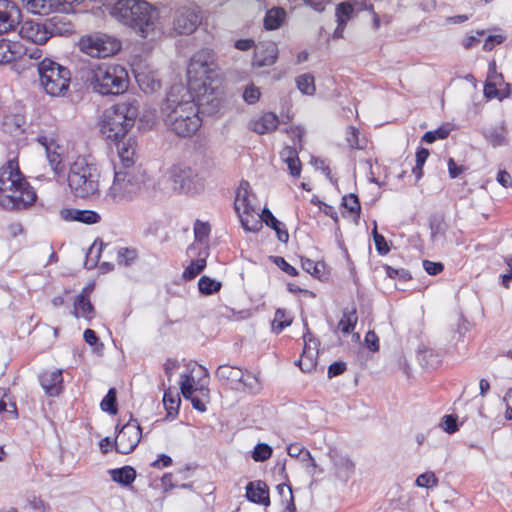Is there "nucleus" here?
<instances>
[{
  "label": "nucleus",
  "mask_w": 512,
  "mask_h": 512,
  "mask_svg": "<svg viewBox=\"0 0 512 512\" xmlns=\"http://www.w3.org/2000/svg\"><path fill=\"white\" fill-rule=\"evenodd\" d=\"M187 77L186 89L199 113H217L222 106L223 92L215 53L210 49L196 52L189 62Z\"/></svg>",
  "instance_id": "obj_1"
},
{
  "label": "nucleus",
  "mask_w": 512,
  "mask_h": 512,
  "mask_svg": "<svg viewBox=\"0 0 512 512\" xmlns=\"http://www.w3.org/2000/svg\"><path fill=\"white\" fill-rule=\"evenodd\" d=\"M161 112L166 126L180 137L193 135L201 126L199 111L183 84L170 88Z\"/></svg>",
  "instance_id": "obj_2"
},
{
  "label": "nucleus",
  "mask_w": 512,
  "mask_h": 512,
  "mask_svg": "<svg viewBox=\"0 0 512 512\" xmlns=\"http://www.w3.org/2000/svg\"><path fill=\"white\" fill-rule=\"evenodd\" d=\"M107 9L112 18L140 38L153 37L159 30V10L146 0H118Z\"/></svg>",
  "instance_id": "obj_3"
},
{
  "label": "nucleus",
  "mask_w": 512,
  "mask_h": 512,
  "mask_svg": "<svg viewBox=\"0 0 512 512\" xmlns=\"http://www.w3.org/2000/svg\"><path fill=\"white\" fill-rule=\"evenodd\" d=\"M36 192L19 170L18 162L10 160L0 168V205L21 210L36 201Z\"/></svg>",
  "instance_id": "obj_4"
},
{
  "label": "nucleus",
  "mask_w": 512,
  "mask_h": 512,
  "mask_svg": "<svg viewBox=\"0 0 512 512\" xmlns=\"http://www.w3.org/2000/svg\"><path fill=\"white\" fill-rule=\"evenodd\" d=\"M139 106L136 99H131L105 110L101 121V133L113 141L125 138L139 114Z\"/></svg>",
  "instance_id": "obj_5"
},
{
  "label": "nucleus",
  "mask_w": 512,
  "mask_h": 512,
  "mask_svg": "<svg viewBox=\"0 0 512 512\" xmlns=\"http://www.w3.org/2000/svg\"><path fill=\"white\" fill-rule=\"evenodd\" d=\"M86 79L94 92L104 96L122 94L129 84L127 70L113 63L92 66L87 72Z\"/></svg>",
  "instance_id": "obj_6"
},
{
  "label": "nucleus",
  "mask_w": 512,
  "mask_h": 512,
  "mask_svg": "<svg viewBox=\"0 0 512 512\" xmlns=\"http://www.w3.org/2000/svg\"><path fill=\"white\" fill-rule=\"evenodd\" d=\"M67 180L76 197L87 198L99 192L100 171L93 161L78 157L70 165Z\"/></svg>",
  "instance_id": "obj_7"
},
{
  "label": "nucleus",
  "mask_w": 512,
  "mask_h": 512,
  "mask_svg": "<svg viewBox=\"0 0 512 512\" xmlns=\"http://www.w3.org/2000/svg\"><path fill=\"white\" fill-rule=\"evenodd\" d=\"M141 188L142 183L136 174L115 164L114 177L111 185L105 190L104 200L108 204L125 205L140 194Z\"/></svg>",
  "instance_id": "obj_8"
},
{
  "label": "nucleus",
  "mask_w": 512,
  "mask_h": 512,
  "mask_svg": "<svg viewBox=\"0 0 512 512\" xmlns=\"http://www.w3.org/2000/svg\"><path fill=\"white\" fill-rule=\"evenodd\" d=\"M39 81L45 92L51 96H64L69 89L70 70L51 60L44 59L38 64Z\"/></svg>",
  "instance_id": "obj_9"
},
{
  "label": "nucleus",
  "mask_w": 512,
  "mask_h": 512,
  "mask_svg": "<svg viewBox=\"0 0 512 512\" xmlns=\"http://www.w3.org/2000/svg\"><path fill=\"white\" fill-rule=\"evenodd\" d=\"M167 179L173 191L195 195L205 188L204 179L196 170L185 164H175L167 171Z\"/></svg>",
  "instance_id": "obj_10"
},
{
  "label": "nucleus",
  "mask_w": 512,
  "mask_h": 512,
  "mask_svg": "<svg viewBox=\"0 0 512 512\" xmlns=\"http://www.w3.org/2000/svg\"><path fill=\"white\" fill-rule=\"evenodd\" d=\"M249 183L243 181L237 190L235 197V210L239 216L242 227L246 231L256 232L262 227L260 214L255 205V196L249 190Z\"/></svg>",
  "instance_id": "obj_11"
},
{
  "label": "nucleus",
  "mask_w": 512,
  "mask_h": 512,
  "mask_svg": "<svg viewBox=\"0 0 512 512\" xmlns=\"http://www.w3.org/2000/svg\"><path fill=\"white\" fill-rule=\"evenodd\" d=\"M121 48L119 40L107 34L96 33L80 40V49L91 57L105 58Z\"/></svg>",
  "instance_id": "obj_12"
},
{
  "label": "nucleus",
  "mask_w": 512,
  "mask_h": 512,
  "mask_svg": "<svg viewBox=\"0 0 512 512\" xmlns=\"http://www.w3.org/2000/svg\"><path fill=\"white\" fill-rule=\"evenodd\" d=\"M200 10L195 5L182 6L175 10L173 29L177 34L193 33L200 24Z\"/></svg>",
  "instance_id": "obj_13"
},
{
  "label": "nucleus",
  "mask_w": 512,
  "mask_h": 512,
  "mask_svg": "<svg viewBox=\"0 0 512 512\" xmlns=\"http://www.w3.org/2000/svg\"><path fill=\"white\" fill-rule=\"evenodd\" d=\"M141 427L136 420L127 422L118 432L115 439V448L121 454H129L138 445L141 439Z\"/></svg>",
  "instance_id": "obj_14"
},
{
  "label": "nucleus",
  "mask_w": 512,
  "mask_h": 512,
  "mask_svg": "<svg viewBox=\"0 0 512 512\" xmlns=\"http://www.w3.org/2000/svg\"><path fill=\"white\" fill-rule=\"evenodd\" d=\"M37 142L44 147L47 160L55 175L62 174L64 172L63 148L56 143L52 136L48 135H39Z\"/></svg>",
  "instance_id": "obj_15"
},
{
  "label": "nucleus",
  "mask_w": 512,
  "mask_h": 512,
  "mask_svg": "<svg viewBox=\"0 0 512 512\" xmlns=\"http://www.w3.org/2000/svg\"><path fill=\"white\" fill-rule=\"evenodd\" d=\"M19 35L22 39L41 45L51 37L47 24L34 20H26L20 25Z\"/></svg>",
  "instance_id": "obj_16"
},
{
  "label": "nucleus",
  "mask_w": 512,
  "mask_h": 512,
  "mask_svg": "<svg viewBox=\"0 0 512 512\" xmlns=\"http://www.w3.org/2000/svg\"><path fill=\"white\" fill-rule=\"evenodd\" d=\"M21 12L10 0H0V35L14 30L20 24Z\"/></svg>",
  "instance_id": "obj_17"
},
{
  "label": "nucleus",
  "mask_w": 512,
  "mask_h": 512,
  "mask_svg": "<svg viewBox=\"0 0 512 512\" xmlns=\"http://www.w3.org/2000/svg\"><path fill=\"white\" fill-rule=\"evenodd\" d=\"M328 455L333 463L336 479L342 483L348 482L354 475L355 463L347 455L341 454L336 450H330Z\"/></svg>",
  "instance_id": "obj_18"
},
{
  "label": "nucleus",
  "mask_w": 512,
  "mask_h": 512,
  "mask_svg": "<svg viewBox=\"0 0 512 512\" xmlns=\"http://www.w3.org/2000/svg\"><path fill=\"white\" fill-rule=\"evenodd\" d=\"M39 382L48 396H58L63 389L62 370L54 369L42 372Z\"/></svg>",
  "instance_id": "obj_19"
},
{
  "label": "nucleus",
  "mask_w": 512,
  "mask_h": 512,
  "mask_svg": "<svg viewBox=\"0 0 512 512\" xmlns=\"http://www.w3.org/2000/svg\"><path fill=\"white\" fill-rule=\"evenodd\" d=\"M278 125L279 118L276 114L272 112H264L251 119L248 127L253 132L263 135L275 131Z\"/></svg>",
  "instance_id": "obj_20"
},
{
  "label": "nucleus",
  "mask_w": 512,
  "mask_h": 512,
  "mask_svg": "<svg viewBox=\"0 0 512 512\" xmlns=\"http://www.w3.org/2000/svg\"><path fill=\"white\" fill-rule=\"evenodd\" d=\"M278 56V47L274 42L260 43L255 48L253 65L257 67L271 66Z\"/></svg>",
  "instance_id": "obj_21"
},
{
  "label": "nucleus",
  "mask_w": 512,
  "mask_h": 512,
  "mask_svg": "<svg viewBox=\"0 0 512 512\" xmlns=\"http://www.w3.org/2000/svg\"><path fill=\"white\" fill-rule=\"evenodd\" d=\"M92 287H85L74 300L73 315L90 322L94 318V307L89 300Z\"/></svg>",
  "instance_id": "obj_22"
},
{
  "label": "nucleus",
  "mask_w": 512,
  "mask_h": 512,
  "mask_svg": "<svg viewBox=\"0 0 512 512\" xmlns=\"http://www.w3.org/2000/svg\"><path fill=\"white\" fill-rule=\"evenodd\" d=\"M217 378L231 389L241 390L243 371L238 367L221 365L216 371Z\"/></svg>",
  "instance_id": "obj_23"
},
{
  "label": "nucleus",
  "mask_w": 512,
  "mask_h": 512,
  "mask_svg": "<svg viewBox=\"0 0 512 512\" xmlns=\"http://www.w3.org/2000/svg\"><path fill=\"white\" fill-rule=\"evenodd\" d=\"M304 349L299 360V366L303 371H310L315 366L314 357L317 355V343L308 331L303 336Z\"/></svg>",
  "instance_id": "obj_24"
},
{
  "label": "nucleus",
  "mask_w": 512,
  "mask_h": 512,
  "mask_svg": "<svg viewBox=\"0 0 512 512\" xmlns=\"http://www.w3.org/2000/svg\"><path fill=\"white\" fill-rule=\"evenodd\" d=\"M246 497L249 501L264 505L270 504L268 486L263 481H252L246 486Z\"/></svg>",
  "instance_id": "obj_25"
},
{
  "label": "nucleus",
  "mask_w": 512,
  "mask_h": 512,
  "mask_svg": "<svg viewBox=\"0 0 512 512\" xmlns=\"http://www.w3.org/2000/svg\"><path fill=\"white\" fill-rule=\"evenodd\" d=\"M117 142V152L122 169H130L134 164L136 142L133 138L120 139Z\"/></svg>",
  "instance_id": "obj_26"
},
{
  "label": "nucleus",
  "mask_w": 512,
  "mask_h": 512,
  "mask_svg": "<svg viewBox=\"0 0 512 512\" xmlns=\"http://www.w3.org/2000/svg\"><path fill=\"white\" fill-rule=\"evenodd\" d=\"M180 390L183 397H190L191 393L198 392L206 400L209 398V389L204 384L196 385L191 374L181 375Z\"/></svg>",
  "instance_id": "obj_27"
},
{
  "label": "nucleus",
  "mask_w": 512,
  "mask_h": 512,
  "mask_svg": "<svg viewBox=\"0 0 512 512\" xmlns=\"http://www.w3.org/2000/svg\"><path fill=\"white\" fill-rule=\"evenodd\" d=\"M506 135L507 129L503 124L491 127L483 132L484 138L494 148L508 145Z\"/></svg>",
  "instance_id": "obj_28"
},
{
  "label": "nucleus",
  "mask_w": 512,
  "mask_h": 512,
  "mask_svg": "<svg viewBox=\"0 0 512 512\" xmlns=\"http://www.w3.org/2000/svg\"><path fill=\"white\" fill-rule=\"evenodd\" d=\"M135 78L144 93H153L161 88V82L153 72H138Z\"/></svg>",
  "instance_id": "obj_29"
},
{
  "label": "nucleus",
  "mask_w": 512,
  "mask_h": 512,
  "mask_svg": "<svg viewBox=\"0 0 512 512\" xmlns=\"http://www.w3.org/2000/svg\"><path fill=\"white\" fill-rule=\"evenodd\" d=\"M260 220L261 222L264 221L268 226L275 230L279 241L284 243L288 241V232L283 228V224L273 216L270 210L264 209L262 211V215H260Z\"/></svg>",
  "instance_id": "obj_30"
},
{
  "label": "nucleus",
  "mask_w": 512,
  "mask_h": 512,
  "mask_svg": "<svg viewBox=\"0 0 512 512\" xmlns=\"http://www.w3.org/2000/svg\"><path fill=\"white\" fill-rule=\"evenodd\" d=\"M23 6L33 14L47 15L54 6V0H21Z\"/></svg>",
  "instance_id": "obj_31"
},
{
  "label": "nucleus",
  "mask_w": 512,
  "mask_h": 512,
  "mask_svg": "<svg viewBox=\"0 0 512 512\" xmlns=\"http://www.w3.org/2000/svg\"><path fill=\"white\" fill-rule=\"evenodd\" d=\"M113 481L124 486L130 485L136 478V471L131 466H124L109 471Z\"/></svg>",
  "instance_id": "obj_32"
},
{
  "label": "nucleus",
  "mask_w": 512,
  "mask_h": 512,
  "mask_svg": "<svg viewBox=\"0 0 512 512\" xmlns=\"http://www.w3.org/2000/svg\"><path fill=\"white\" fill-rule=\"evenodd\" d=\"M286 12L283 8L275 7L267 11L264 18V27L267 30L279 28L285 19Z\"/></svg>",
  "instance_id": "obj_33"
},
{
  "label": "nucleus",
  "mask_w": 512,
  "mask_h": 512,
  "mask_svg": "<svg viewBox=\"0 0 512 512\" xmlns=\"http://www.w3.org/2000/svg\"><path fill=\"white\" fill-rule=\"evenodd\" d=\"M18 44L6 39H0V64L10 63L19 54Z\"/></svg>",
  "instance_id": "obj_34"
},
{
  "label": "nucleus",
  "mask_w": 512,
  "mask_h": 512,
  "mask_svg": "<svg viewBox=\"0 0 512 512\" xmlns=\"http://www.w3.org/2000/svg\"><path fill=\"white\" fill-rule=\"evenodd\" d=\"M70 219L85 224H96L101 220V216L92 210H69L67 211Z\"/></svg>",
  "instance_id": "obj_35"
},
{
  "label": "nucleus",
  "mask_w": 512,
  "mask_h": 512,
  "mask_svg": "<svg viewBox=\"0 0 512 512\" xmlns=\"http://www.w3.org/2000/svg\"><path fill=\"white\" fill-rule=\"evenodd\" d=\"M357 320L358 317L355 308L351 310L345 309L343 311L342 318L338 323V329L341 330V332H343L344 334H349L354 330L357 324Z\"/></svg>",
  "instance_id": "obj_36"
},
{
  "label": "nucleus",
  "mask_w": 512,
  "mask_h": 512,
  "mask_svg": "<svg viewBox=\"0 0 512 512\" xmlns=\"http://www.w3.org/2000/svg\"><path fill=\"white\" fill-rule=\"evenodd\" d=\"M181 399L179 394L171 389H167L164 392L163 404L167 410L168 415L177 414Z\"/></svg>",
  "instance_id": "obj_37"
},
{
  "label": "nucleus",
  "mask_w": 512,
  "mask_h": 512,
  "mask_svg": "<svg viewBox=\"0 0 512 512\" xmlns=\"http://www.w3.org/2000/svg\"><path fill=\"white\" fill-rule=\"evenodd\" d=\"M292 317L284 309H277L272 321V330L275 333H280L284 328L290 326Z\"/></svg>",
  "instance_id": "obj_38"
},
{
  "label": "nucleus",
  "mask_w": 512,
  "mask_h": 512,
  "mask_svg": "<svg viewBox=\"0 0 512 512\" xmlns=\"http://www.w3.org/2000/svg\"><path fill=\"white\" fill-rule=\"evenodd\" d=\"M296 84L301 93L309 96L315 94L316 87L314 83V77L311 74L305 73L298 76L296 78Z\"/></svg>",
  "instance_id": "obj_39"
},
{
  "label": "nucleus",
  "mask_w": 512,
  "mask_h": 512,
  "mask_svg": "<svg viewBox=\"0 0 512 512\" xmlns=\"http://www.w3.org/2000/svg\"><path fill=\"white\" fill-rule=\"evenodd\" d=\"M24 124V119L19 115H11L5 117L3 120L2 126L3 130L11 135H16L18 132L22 131V126Z\"/></svg>",
  "instance_id": "obj_40"
},
{
  "label": "nucleus",
  "mask_w": 512,
  "mask_h": 512,
  "mask_svg": "<svg viewBox=\"0 0 512 512\" xmlns=\"http://www.w3.org/2000/svg\"><path fill=\"white\" fill-rule=\"evenodd\" d=\"M221 286V282L207 276H202L198 281L199 291L204 295H211L218 292Z\"/></svg>",
  "instance_id": "obj_41"
},
{
  "label": "nucleus",
  "mask_w": 512,
  "mask_h": 512,
  "mask_svg": "<svg viewBox=\"0 0 512 512\" xmlns=\"http://www.w3.org/2000/svg\"><path fill=\"white\" fill-rule=\"evenodd\" d=\"M260 389L261 385L259 379L251 373L243 372L240 391H247L249 393L256 394L260 391Z\"/></svg>",
  "instance_id": "obj_42"
},
{
  "label": "nucleus",
  "mask_w": 512,
  "mask_h": 512,
  "mask_svg": "<svg viewBox=\"0 0 512 512\" xmlns=\"http://www.w3.org/2000/svg\"><path fill=\"white\" fill-rule=\"evenodd\" d=\"M277 491L282 498V502L285 504L286 512H294L296 507L293 501V493L290 486L286 484H279Z\"/></svg>",
  "instance_id": "obj_43"
},
{
  "label": "nucleus",
  "mask_w": 512,
  "mask_h": 512,
  "mask_svg": "<svg viewBox=\"0 0 512 512\" xmlns=\"http://www.w3.org/2000/svg\"><path fill=\"white\" fill-rule=\"evenodd\" d=\"M206 267L205 258H199L190 263L189 266L183 272V278L185 280H191L195 278L198 274H200L204 268Z\"/></svg>",
  "instance_id": "obj_44"
},
{
  "label": "nucleus",
  "mask_w": 512,
  "mask_h": 512,
  "mask_svg": "<svg viewBox=\"0 0 512 512\" xmlns=\"http://www.w3.org/2000/svg\"><path fill=\"white\" fill-rule=\"evenodd\" d=\"M354 12V6L347 3H340L336 8V20L337 22L347 24V22L351 19Z\"/></svg>",
  "instance_id": "obj_45"
},
{
  "label": "nucleus",
  "mask_w": 512,
  "mask_h": 512,
  "mask_svg": "<svg viewBox=\"0 0 512 512\" xmlns=\"http://www.w3.org/2000/svg\"><path fill=\"white\" fill-rule=\"evenodd\" d=\"M272 448L266 443H259L254 447L252 459L255 462H264L272 455Z\"/></svg>",
  "instance_id": "obj_46"
},
{
  "label": "nucleus",
  "mask_w": 512,
  "mask_h": 512,
  "mask_svg": "<svg viewBox=\"0 0 512 512\" xmlns=\"http://www.w3.org/2000/svg\"><path fill=\"white\" fill-rule=\"evenodd\" d=\"M415 484L420 488H433L438 485V478L434 472L427 471L416 478Z\"/></svg>",
  "instance_id": "obj_47"
},
{
  "label": "nucleus",
  "mask_w": 512,
  "mask_h": 512,
  "mask_svg": "<svg viewBox=\"0 0 512 512\" xmlns=\"http://www.w3.org/2000/svg\"><path fill=\"white\" fill-rule=\"evenodd\" d=\"M100 406L103 411L109 412L111 414H115L117 412L116 391L114 388L109 389L108 393L101 401Z\"/></svg>",
  "instance_id": "obj_48"
},
{
  "label": "nucleus",
  "mask_w": 512,
  "mask_h": 512,
  "mask_svg": "<svg viewBox=\"0 0 512 512\" xmlns=\"http://www.w3.org/2000/svg\"><path fill=\"white\" fill-rule=\"evenodd\" d=\"M342 204L350 213L359 216L361 206L356 194L351 193L349 195L344 196L342 199Z\"/></svg>",
  "instance_id": "obj_49"
},
{
  "label": "nucleus",
  "mask_w": 512,
  "mask_h": 512,
  "mask_svg": "<svg viewBox=\"0 0 512 512\" xmlns=\"http://www.w3.org/2000/svg\"><path fill=\"white\" fill-rule=\"evenodd\" d=\"M449 135V129L445 127H440L437 130L434 131H428L426 132L423 137L422 141L426 143H433L434 141L438 139H445Z\"/></svg>",
  "instance_id": "obj_50"
},
{
  "label": "nucleus",
  "mask_w": 512,
  "mask_h": 512,
  "mask_svg": "<svg viewBox=\"0 0 512 512\" xmlns=\"http://www.w3.org/2000/svg\"><path fill=\"white\" fill-rule=\"evenodd\" d=\"M261 92L258 87L251 84L247 86L243 93V99L248 104H255L260 98Z\"/></svg>",
  "instance_id": "obj_51"
},
{
  "label": "nucleus",
  "mask_w": 512,
  "mask_h": 512,
  "mask_svg": "<svg viewBox=\"0 0 512 512\" xmlns=\"http://www.w3.org/2000/svg\"><path fill=\"white\" fill-rule=\"evenodd\" d=\"M440 426L448 434L455 433L458 430L457 417L454 415L444 416Z\"/></svg>",
  "instance_id": "obj_52"
},
{
  "label": "nucleus",
  "mask_w": 512,
  "mask_h": 512,
  "mask_svg": "<svg viewBox=\"0 0 512 512\" xmlns=\"http://www.w3.org/2000/svg\"><path fill=\"white\" fill-rule=\"evenodd\" d=\"M484 95L488 99H493V98L502 99L506 96L504 93H502L498 89V86H496L495 82H488V81H486V84L484 86Z\"/></svg>",
  "instance_id": "obj_53"
},
{
  "label": "nucleus",
  "mask_w": 512,
  "mask_h": 512,
  "mask_svg": "<svg viewBox=\"0 0 512 512\" xmlns=\"http://www.w3.org/2000/svg\"><path fill=\"white\" fill-rule=\"evenodd\" d=\"M346 141L351 148H362V146L359 143V130L355 127H349L347 129Z\"/></svg>",
  "instance_id": "obj_54"
},
{
  "label": "nucleus",
  "mask_w": 512,
  "mask_h": 512,
  "mask_svg": "<svg viewBox=\"0 0 512 512\" xmlns=\"http://www.w3.org/2000/svg\"><path fill=\"white\" fill-rule=\"evenodd\" d=\"M322 267H323V265L321 263H315L314 261H312L310 259L302 260V268L306 272H308L316 277H320Z\"/></svg>",
  "instance_id": "obj_55"
},
{
  "label": "nucleus",
  "mask_w": 512,
  "mask_h": 512,
  "mask_svg": "<svg viewBox=\"0 0 512 512\" xmlns=\"http://www.w3.org/2000/svg\"><path fill=\"white\" fill-rule=\"evenodd\" d=\"M83 3V0H63L60 2L61 11L64 13H76L80 9L78 7Z\"/></svg>",
  "instance_id": "obj_56"
},
{
  "label": "nucleus",
  "mask_w": 512,
  "mask_h": 512,
  "mask_svg": "<svg viewBox=\"0 0 512 512\" xmlns=\"http://www.w3.org/2000/svg\"><path fill=\"white\" fill-rule=\"evenodd\" d=\"M423 268L429 275H437L443 271V264L440 262H433L429 260L423 261Z\"/></svg>",
  "instance_id": "obj_57"
},
{
  "label": "nucleus",
  "mask_w": 512,
  "mask_h": 512,
  "mask_svg": "<svg viewBox=\"0 0 512 512\" xmlns=\"http://www.w3.org/2000/svg\"><path fill=\"white\" fill-rule=\"evenodd\" d=\"M285 163L287 164L288 169L290 171V174L293 177H299L300 176V173H301V163H300L298 155L295 156L294 158H291V159L285 161Z\"/></svg>",
  "instance_id": "obj_58"
},
{
  "label": "nucleus",
  "mask_w": 512,
  "mask_h": 512,
  "mask_svg": "<svg viewBox=\"0 0 512 512\" xmlns=\"http://www.w3.org/2000/svg\"><path fill=\"white\" fill-rule=\"evenodd\" d=\"M378 337L374 331H368L365 335V343L369 350L377 352L379 350Z\"/></svg>",
  "instance_id": "obj_59"
},
{
  "label": "nucleus",
  "mask_w": 512,
  "mask_h": 512,
  "mask_svg": "<svg viewBox=\"0 0 512 512\" xmlns=\"http://www.w3.org/2000/svg\"><path fill=\"white\" fill-rule=\"evenodd\" d=\"M504 41L502 35H490L486 38L483 49L485 51H491L496 45L501 44Z\"/></svg>",
  "instance_id": "obj_60"
},
{
  "label": "nucleus",
  "mask_w": 512,
  "mask_h": 512,
  "mask_svg": "<svg viewBox=\"0 0 512 512\" xmlns=\"http://www.w3.org/2000/svg\"><path fill=\"white\" fill-rule=\"evenodd\" d=\"M210 228L207 224L197 222L194 227V233L196 239L203 241L205 238H207L209 234Z\"/></svg>",
  "instance_id": "obj_61"
},
{
  "label": "nucleus",
  "mask_w": 512,
  "mask_h": 512,
  "mask_svg": "<svg viewBox=\"0 0 512 512\" xmlns=\"http://www.w3.org/2000/svg\"><path fill=\"white\" fill-rule=\"evenodd\" d=\"M374 243L376 250L380 255H386L390 251V248L383 235H376Z\"/></svg>",
  "instance_id": "obj_62"
},
{
  "label": "nucleus",
  "mask_w": 512,
  "mask_h": 512,
  "mask_svg": "<svg viewBox=\"0 0 512 512\" xmlns=\"http://www.w3.org/2000/svg\"><path fill=\"white\" fill-rule=\"evenodd\" d=\"M346 369V365L343 362H334L328 367V377L333 378L342 374Z\"/></svg>",
  "instance_id": "obj_63"
},
{
  "label": "nucleus",
  "mask_w": 512,
  "mask_h": 512,
  "mask_svg": "<svg viewBox=\"0 0 512 512\" xmlns=\"http://www.w3.org/2000/svg\"><path fill=\"white\" fill-rule=\"evenodd\" d=\"M275 263L284 271L286 272L287 274L291 275V276H296L297 275V270L295 267L291 266L289 263H287L284 258L282 257H277L275 259Z\"/></svg>",
  "instance_id": "obj_64"
}]
</instances>
